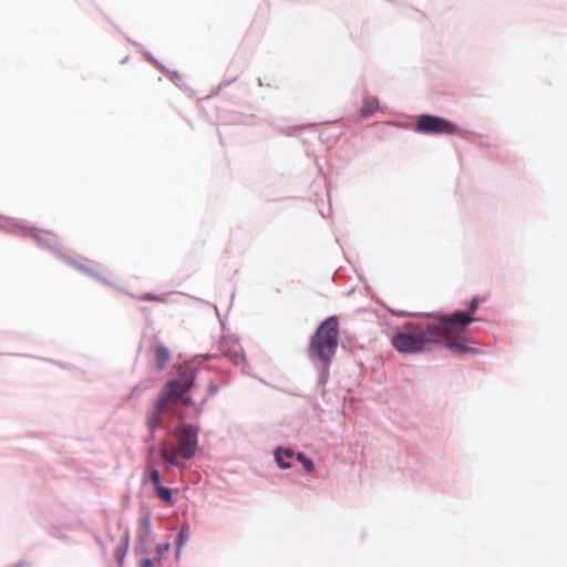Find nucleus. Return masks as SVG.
I'll return each instance as SVG.
<instances>
[{
  "label": "nucleus",
  "mask_w": 567,
  "mask_h": 567,
  "mask_svg": "<svg viewBox=\"0 0 567 567\" xmlns=\"http://www.w3.org/2000/svg\"><path fill=\"white\" fill-rule=\"evenodd\" d=\"M476 319L465 312L441 316L425 324L408 323L391 338L392 347L400 353H419L430 351L433 346L443 343L447 349L465 353L466 328Z\"/></svg>",
  "instance_id": "nucleus-1"
},
{
  "label": "nucleus",
  "mask_w": 567,
  "mask_h": 567,
  "mask_svg": "<svg viewBox=\"0 0 567 567\" xmlns=\"http://www.w3.org/2000/svg\"><path fill=\"white\" fill-rule=\"evenodd\" d=\"M378 109V102L377 101H365L364 105L361 109V114L363 116H370L373 113H375Z\"/></svg>",
  "instance_id": "nucleus-11"
},
{
  "label": "nucleus",
  "mask_w": 567,
  "mask_h": 567,
  "mask_svg": "<svg viewBox=\"0 0 567 567\" xmlns=\"http://www.w3.org/2000/svg\"><path fill=\"white\" fill-rule=\"evenodd\" d=\"M195 373L193 371L183 372L177 379L168 381L158 394L161 405H167L173 400L183 398L184 394L194 385Z\"/></svg>",
  "instance_id": "nucleus-4"
},
{
  "label": "nucleus",
  "mask_w": 567,
  "mask_h": 567,
  "mask_svg": "<svg viewBox=\"0 0 567 567\" xmlns=\"http://www.w3.org/2000/svg\"><path fill=\"white\" fill-rule=\"evenodd\" d=\"M153 352L155 355L156 367L159 370L164 369L171 358L168 349L164 344L157 343L154 346Z\"/></svg>",
  "instance_id": "nucleus-7"
},
{
  "label": "nucleus",
  "mask_w": 567,
  "mask_h": 567,
  "mask_svg": "<svg viewBox=\"0 0 567 567\" xmlns=\"http://www.w3.org/2000/svg\"><path fill=\"white\" fill-rule=\"evenodd\" d=\"M284 454H282V450L281 449H277L276 452H275V457H276V461L279 465V467L281 468H290V464L289 463H286V458H284Z\"/></svg>",
  "instance_id": "nucleus-14"
},
{
  "label": "nucleus",
  "mask_w": 567,
  "mask_h": 567,
  "mask_svg": "<svg viewBox=\"0 0 567 567\" xmlns=\"http://www.w3.org/2000/svg\"><path fill=\"white\" fill-rule=\"evenodd\" d=\"M35 239L37 240H43L48 244L54 241L55 239V235L51 231H40L39 234L35 235Z\"/></svg>",
  "instance_id": "nucleus-13"
},
{
  "label": "nucleus",
  "mask_w": 567,
  "mask_h": 567,
  "mask_svg": "<svg viewBox=\"0 0 567 567\" xmlns=\"http://www.w3.org/2000/svg\"><path fill=\"white\" fill-rule=\"evenodd\" d=\"M167 408V405H161L159 400L157 399L153 405V409L148 412L146 424L150 430L151 440L154 439V432L162 423V413L165 412Z\"/></svg>",
  "instance_id": "nucleus-6"
},
{
  "label": "nucleus",
  "mask_w": 567,
  "mask_h": 567,
  "mask_svg": "<svg viewBox=\"0 0 567 567\" xmlns=\"http://www.w3.org/2000/svg\"><path fill=\"white\" fill-rule=\"evenodd\" d=\"M177 446L168 449L162 445L159 455L166 463L179 466L181 460H190L195 456L198 446L197 430L193 425H181L175 430Z\"/></svg>",
  "instance_id": "nucleus-3"
},
{
  "label": "nucleus",
  "mask_w": 567,
  "mask_h": 567,
  "mask_svg": "<svg viewBox=\"0 0 567 567\" xmlns=\"http://www.w3.org/2000/svg\"><path fill=\"white\" fill-rule=\"evenodd\" d=\"M480 298L478 297H473L472 300L470 301V305H468V309H470V312H475L476 309L478 308V305H480Z\"/></svg>",
  "instance_id": "nucleus-17"
},
{
  "label": "nucleus",
  "mask_w": 567,
  "mask_h": 567,
  "mask_svg": "<svg viewBox=\"0 0 567 567\" xmlns=\"http://www.w3.org/2000/svg\"><path fill=\"white\" fill-rule=\"evenodd\" d=\"M296 457L302 464L307 473H312L315 471L313 462L310 458H308L305 454L298 453L296 454Z\"/></svg>",
  "instance_id": "nucleus-10"
},
{
  "label": "nucleus",
  "mask_w": 567,
  "mask_h": 567,
  "mask_svg": "<svg viewBox=\"0 0 567 567\" xmlns=\"http://www.w3.org/2000/svg\"><path fill=\"white\" fill-rule=\"evenodd\" d=\"M168 547H169V545H168V544H165V545H163V546H159V547H158V550H159V551H163V550L168 549Z\"/></svg>",
  "instance_id": "nucleus-21"
},
{
  "label": "nucleus",
  "mask_w": 567,
  "mask_h": 567,
  "mask_svg": "<svg viewBox=\"0 0 567 567\" xmlns=\"http://www.w3.org/2000/svg\"><path fill=\"white\" fill-rule=\"evenodd\" d=\"M209 390H210L212 393H216L217 392V386L216 385H210Z\"/></svg>",
  "instance_id": "nucleus-22"
},
{
  "label": "nucleus",
  "mask_w": 567,
  "mask_h": 567,
  "mask_svg": "<svg viewBox=\"0 0 567 567\" xmlns=\"http://www.w3.org/2000/svg\"><path fill=\"white\" fill-rule=\"evenodd\" d=\"M189 538V533L186 528H182L178 533L177 537V555L182 550L183 546L187 543Z\"/></svg>",
  "instance_id": "nucleus-12"
},
{
  "label": "nucleus",
  "mask_w": 567,
  "mask_h": 567,
  "mask_svg": "<svg viewBox=\"0 0 567 567\" xmlns=\"http://www.w3.org/2000/svg\"><path fill=\"white\" fill-rule=\"evenodd\" d=\"M140 300L143 301H156V302H164L165 297L164 296H157L152 293H144L137 297Z\"/></svg>",
  "instance_id": "nucleus-15"
},
{
  "label": "nucleus",
  "mask_w": 567,
  "mask_h": 567,
  "mask_svg": "<svg viewBox=\"0 0 567 567\" xmlns=\"http://www.w3.org/2000/svg\"><path fill=\"white\" fill-rule=\"evenodd\" d=\"M148 452H150V454H151V455H152V454H154V452H155V446H154V445H152V446L150 447V451H148Z\"/></svg>",
  "instance_id": "nucleus-23"
},
{
  "label": "nucleus",
  "mask_w": 567,
  "mask_h": 567,
  "mask_svg": "<svg viewBox=\"0 0 567 567\" xmlns=\"http://www.w3.org/2000/svg\"><path fill=\"white\" fill-rule=\"evenodd\" d=\"M150 482L154 485L155 489L157 488V486H162L159 472L156 468H151Z\"/></svg>",
  "instance_id": "nucleus-16"
},
{
  "label": "nucleus",
  "mask_w": 567,
  "mask_h": 567,
  "mask_svg": "<svg viewBox=\"0 0 567 567\" xmlns=\"http://www.w3.org/2000/svg\"><path fill=\"white\" fill-rule=\"evenodd\" d=\"M153 563L150 558H144L141 561V567H152Z\"/></svg>",
  "instance_id": "nucleus-19"
},
{
  "label": "nucleus",
  "mask_w": 567,
  "mask_h": 567,
  "mask_svg": "<svg viewBox=\"0 0 567 567\" xmlns=\"http://www.w3.org/2000/svg\"><path fill=\"white\" fill-rule=\"evenodd\" d=\"M224 357L229 359L234 364L239 365L244 362V355L239 348L230 349L224 352Z\"/></svg>",
  "instance_id": "nucleus-8"
},
{
  "label": "nucleus",
  "mask_w": 567,
  "mask_h": 567,
  "mask_svg": "<svg viewBox=\"0 0 567 567\" xmlns=\"http://www.w3.org/2000/svg\"><path fill=\"white\" fill-rule=\"evenodd\" d=\"M416 130L424 134H446L453 135L457 133L454 123L434 115H422L416 123Z\"/></svg>",
  "instance_id": "nucleus-5"
},
{
  "label": "nucleus",
  "mask_w": 567,
  "mask_h": 567,
  "mask_svg": "<svg viewBox=\"0 0 567 567\" xmlns=\"http://www.w3.org/2000/svg\"><path fill=\"white\" fill-rule=\"evenodd\" d=\"M339 322L328 317L316 330L309 344V355L329 364L338 348Z\"/></svg>",
  "instance_id": "nucleus-2"
},
{
  "label": "nucleus",
  "mask_w": 567,
  "mask_h": 567,
  "mask_svg": "<svg viewBox=\"0 0 567 567\" xmlns=\"http://www.w3.org/2000/svg\"><path fill=\"white\" fill-rule=\"evenodd\" d=\"M282 454L287 457V458H290L292 456H295V452L292 450H285L282 451Z\"/></svg>",
  "instance_id": "nucleus-20"
},
{
  "label": "nucleus",
  "mask_w": 567,
  "mask_h": 567,
  "mask_svg": "<svg viewBox=\"0 0 567 567\" xmlns=\"http://www.w3.org/2000/svg\"><path fill=\"white\" fill-rule=\"evenodd\" d=\"M178 400H181V401H182V403H183L184 405H186V406H190V405H193V404H194L193 399H192L190 396L185 395V394L183 395V398H179Z\"/></svg>",
  "instance_id": "nucleus-18"
},
{
  "label": "nucleus",
  "mask_w": 567,
  "mask_h": 567,
  "mask_svg": "<svg viewBox=\"0 0 567 567\" xmlns=\"http://www.w3.org/2000/svg\"><path fill=\"white\" fill-rule=\"evenodd\" d=\"M156 496L165 504H172V491L164 486H157L155 489Z\"/></svg>",
  "instance_id": "nucleus-9"
}]
</instances>
